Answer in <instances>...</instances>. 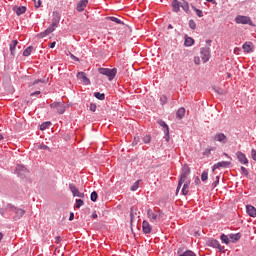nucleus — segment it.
I'll list each match as a JSON object with an SVG mask.
<instances>
[{
    "label": "nucleus",
    "instance_id": "f257e3e1",
    "mask_svg": "<svg viewBox=\"0 0 256 256\" xmlns=\"http://www.w3.org/2000/svg\"><path fill=\"white\" fill-rule=\"evenodd\" d=\"M98 73L100 75H105L108 78V81H113L117 77V68H99Z\"/></svg>",
    "mask_w": 256,
    "mask_h": 256
},
{
    "label": "nucleus",
    "instance_id": "393cba45",
    "mask_svg": "<svg viewBox=\"0 0 256 256\" xmlns=\"http://www.w3.org/2000/svg\"><path fill=\"white\" fill-rule=\"evenodd\" d=\"M220 241H221V243H223L224 245H229V243H231V239H230L229 236L226 235V234H221V235H220Z\"/></svg>",
    "mask_w": 256,
    "mask_h": 256
},
{
    "label": "nucleus",
    "instance_id": "bf43d9fd",
    "mask_svg": "<svg viewBox=\"0 0 256 256\" xmlns=\"http://www.w3.org/2000/svg\"><path fill=\"white\" fill-rule=\"evenodd\" d=\"M251 156H252L253 161H256V150L255 149L251 150Z\"/></svg>",
    "mask_w": 256,
    "mask_h": 256
},
{
    "label": "nucleus",
    "instance_id": "39448f33",
    "mask_svg": "<svg viewBox=\"0 0 256 256\" xmlns=\"http://www.w3.org/2000/svg\"><path fill=\"white\" fill-rule=\"evenodd\" d=\"M14 173L20 177V179H25L29 175V170L27 167L21 164H17Z\"/></svg>",
    "mask_w": 256,
    "mask_h": 256
},
{
    "label": "nucleus",
    "instance_id": "c03bdc74",
    "mask_svg": "<svg viewBox=\"0 0 256 256\" xmlns=\"http://www.w3.org/2000/svg\"><path fill=\"white\" fill-rule=\"evenodd\" d=\"M212 151H215V148H210V149L207 148V149L203 152L204 157H210Z\"/></svg>",
    "mask_w": 256,
    "mask_h": 256
},
{
    "label": "nucleus",
    "instance_id": "ddd939ff",
    "mask_svg": "<svg viewBox=\"0 0 256 256\" xmlns=\"http://www.w3.org/2000/svg\"><path fill=\"white\" fill-rule=\"evenodd\" d=\"M87 5H89V0H80L77 3L76 11H78V13H83V11H85L87 8Z\"/></svg>",
    "mask_w": 256,
    "mask_h": 256
},
{
    "label": "nucleus",
    "instance_id": "a19ab883",
    "mask_svg": "<svg viewBox=\"0 0 256 256\" xmlns=\"http://www.w3.org/2000/svg\"><path fill=\"white\" fill-rule=\"evenodd\" d=\"M139 183H141V180H137L130 188V191H137L139 189Z\"/></svg>",
    "mask_w": 256,
    "mask_h": 256
},
{
    "label": "nucleus",
    "instance_id": "37998d69",
    "mask_svg": "<svg viewBox=\"0 0 256 256\" xmlns=\"http://www.w3.org/2000/svg\"><path fill=\"white\" fill-rule=\"evenodd\" d=\"M188 188L189 187L187 186V184H184L181 190V194L185 196L189 195V190H187Z\"/></svg>",
    "mask_w": 256,
    "mask_h": 256
},
{
    "label": "nucleus",
    "instance_id": "f3484780",
    "mask_svg": "<svg viewBox=\"0 0 256 256\" xmlns=\"http://www.w3.org/2000/svg\"><path fill=\"white\" fill-rule=\"evenodd\" d=\"M12 11H14V13H16V15L18 17H21V15H24V13L27 12V7H25V6H14L12 8Z\"/></svg>",
    "mask_w": 256,
    "mask_h": 256
},
{
    "label": "nucleus",
    "instance_id": "20e7f679",
    "mask_svg": "<svg viewBox=\"0 0 256 256\" xmlns=\"http://www.w3.org/2000/svg\"><path fill=\"white\" fill-rule=\"evenodd\" d=\"M6 209H8L9 211H11L12 213L15 214V216H14L15 221L21 219V217H23V215H25V210H23L21 208H17L13 204H7Z\"/></svg>",
    "mask_w": 256,
    "mask_h": 256
},
{
    "label": "nucleus",
    "instance_id": "338daca9",
    "mask_svg": "<svg viewBox=\"0 0 256 256\" xmlns=\"http://www.w3.org/2000/svg\"><path fill=\"white\" fill-rule=\"evenodd\" d=\"M71 59H72L73 61H79V57H77V56H75V55H73V54H71Z\"/></svg>",
    "mask_w": 256,
    "mask_h": 256
},
{
    "label": "nucleus",
    "instance_id": "4c0bfd02",
    "mask_svg": "<svg viewBox=\"0 0 256 256\" xmlns=\"http://www.w3.org/2000/svg\"><path fill=\"white\" fill-rule=\"evenodd\" d=\"M188 25L192 29V31H195V29H197V23H195V20L193 19L189 20Z\"/></svg>",
    "mask_w": 256,
    "mask_h": 256
},
{
    "label": "nucleus",
    "instance_id": "c9c22d12",
    "mask_svg": "<svg viewBox=\"0 0 256 256\" xmlns=\"http://www.w3.org/2000/svg\"><path fill=\"white\" fill-rule=\"evenodd\" d=\"M213 90L215 91V93H217L218 95H225V90H223V88L214 86Z\"/></svg>",
    "mask_w": 256,
    "mask_h": 256
},
{
    "label": "nucleus",
    "instance_id": "6e6552de",
    "mask_svg": "<svg viewBox=\"0 0 256 256\" xmlns=\"http://www.w3.org/2000/svg\"><path fill=\"white\" fill-rule=\"evenodd\" d=\"M158 125L164 129V139L167 143H169L171 137L169 136V125H167V122L164 120L159 119L157 121Z\"/></svg>",
    "mask_w": 256,
    "mask_h": 256
},
{
    "label": "nucleus",
    "instance_id": "09e8293b",
    "mask_svg": "<svg viewBox=\"0 0 256 256\" xmlns=\"http://www.w3.org/2000/svg\"><path fill=\"white\" fill-rule=\"evenodd\" d=\"M89 110L92 111V113H95V111H97V104L90 103Z\"/></svg>",
    "mask_w": 256,
    "mask_h": 256
},
{
    "label": "nucleus",
    "instance_id": "0e129e2a",
    "mask_svg": "<svg viewBox=\"0 0 256 256\" xmlns=\"http://www.w3.org/2000/svg\"><path fill=\"white\" fill-rule=\"evenodd\" d=\"M75 219V213L70 212L69 221H73Z\"/></svg>",
    "mask_w": 256,
    "mask_h": 256
},
{
    "label": "nucleus",
    "instance_id": "f03ea898",
    "mask_svg": "<svg viewBox=\"0 0 256 256\" xmlns=\"http://www.w3.org/2000/svg\"><path fill=\"white\" fill-rule=\"evenodd\" d=\"M235 22L238 25H250V27H255L253 20H251V17L249 16L237 15L235 17Z\"/></svg>",
    "mask_w": 256,
    "mask_h": 256
},
{
    "label": "nucleus",
    "instance_id": "8fccbe9b",
    "mask_svg": "<svg viewBox=\"0 0 256 256\" xmlns=\"http://www.w3.org/2000/svg\"><path fill=\"white\" fill-rule=\"evenodd\" d=\"M183 253H185V247H179L177 250V255L178 256H183Z\"/></svg>",
    "mask_w": 256,
    "mask_h": 256
},
{
    "label": "nucleus",
    "instance_id": "a18cd8bd",
    "mask_svg": "<svg viewBox=\"0 0 256 256\" xmlns=\"http://www.w3.org/2000/svg\"><path fill=\"white\" fill-rule=\"evenodd\" d=\"M183 256H197L192 250H185Z\"/></svg>",
    "mask_w": 256,
    "mask_h": 256
},
{
    "label": "nucleus",
    "instance_id": "2f4dec72",
    "mask_svg": "<svg viewBox=\"0 0 256 256\" xmlns=\"http://www.w3.org/2000/svg\"><path fill=\"white\" fill-rule=\"evenodd\" d=\"M97 199H99V194L97 193V191H93L90 194V200L92 201V203H97Z\"/></svg>",
    "mask_w": 256,
    "mask_h": 256
},
{
    "label": "nucleus",
    "instance_id": "9d476101",
    "mask_svg": "<svg viewBox=\"0 0 256 256\" xmlns=\"http://www.w3.org/2000/svg\"><path fill=\"white\" fill-rule=\"evenodd\" d=\"M60 21H61V13H59L58 11H53L52 12V24L50 27H52L54 29L59 27Z\"/></svg>",
    "mask_w": 256,
    "mask_h": 256
},
{
    "label": "nucleus",
    "instance_id": "423d86ee",
    "mask_svg": "<svg viewBox=\"0 0 256 256\" xmlns=\"http://www.w3.org/2000/svg\"><path fill=\"white\" fill-rule=\"evenodd\" d=\"M207 247H212L213 249H218L220 253H225V247L221 246V243L217 239L210 238L206 242Z\"/></svg>",
    "mask_w": 256,
    "mask_h": 256
},
{
    "label": "nucleus",
    "instance_id": "aec40b11",
    "mask_svg": "<svg viewBox=\"0 0 256 256\" xmlns=\"http://www.w3.org/2000/svg\"><path fill=\"white\" fill-rule=\"evenodd\" d=\"M195 45V39L191 38L188 35L184 36V46L185 47H193Z\"/></svg>",
    "mask_w": 256,
    "mask_h": 256
},
{
    "label": "nucleus",
    "instance_id": "69168bd1",
    "mask_svg": "<svg viewBox=\"0 0 256 256\" xmlns=\"http://www.w3.org/2000/svg\"><path fill=\"white\" fill-rule=\"evenodd\" d=\"M41 5H42L41 0H38L37 3L35 4L36 9H39V7H41Z\"/></svg>",
    "mask_w": 256,
    "mask_h": 256
},
{
    "label": "nucleus",
    "instance_id": "4d7b16f0",
    "mask_svg": "<svg viewBox=\"0 0 256 256\" xmlns=\"http://www.w3.org/2000/svg\"><path fill=\"white\" fill-rule=\"evenodd\" d=\"M5 211H9V209H7V206L0 209V215H2V217H5Z\"/></svg>",
    "mask_w": 256,
    "mask_h": 256
},
{
    "label": "nucleus",
    "instance_id": "052dcab7",
    "mask_svg": "<svg viewBox=\"0 0 256 256\" xmlns=\"http://www.w3.org/2000/svg\"><path fill=\"white\" fill-rule=\"evenodd\" d=\"M139 143V137H134V140L132 142L133 147Z\"/></svg>",
    "mask_w": 256,
    "mask_h": 256
},
{
    "label": "nucleus",
    "instance_id": "774afa93",
    "mask_svg": "<svg viewBox=\"0 0 256 256\" xmlns=\"http://www.w3.org/2000/svg\"><path fill=\"white\" fill-rule=\"evenodd\" d=\"M97 217H98V216H97V212L94 211V212L92 213V215H91V218H92V219H97Z\"/></svg>",
    "mask_w": 256,
    "mask_h": 256
},
{
    "label": "nucleus",
    "instance_id": "5fc2aeb1",
    "mask_svg": "<svg viewBox=\"0 0 256 256\" xmlns=\"http://www.w3.org/2000/svg\"><path fill=\"white\" fill-rule=\"evenodd\" d=\"M181 187H183V182L178 181V185H177V188H176V195H177V193H179V191H181Z\"/></svg>",
    "mask_w": 256,
    "mask_h": 256
},
{
    "label": "nucleus",
    "instance_id": "e433bc0d",
    "mask_svg": "<svg viewBox=\"0 0 256 256\" xmlns=\"http://www.w3.org/2000/svg\"><path fill=\"white\" fill-rule=\"evenodd\" d=\"M56 109H57V113L59 115H63V113H65V106L61 103L58 105V108H56Z\"/></svg>",
    "mask_w": 256,
    "mask_h": 256
},
{
    "label": "nucleus",
    "instance_id": "b1692460",
    "mask_svg": "<svg viewBox=\"0 0 256 256\" xmlns=\"http://www.w3.org/2000/svg\"><path fill=\"white\" fill-rule=\"evenodd\" d=\"M106 19L108 21H112L113 23H116L117 25H125V22L121 21V19H119L115 16H109Z\"/></svg>",
    "mask_w": 256,
    "mask_h": 256
},
{
    "label": "nucleus",
    "instance_id": "13d9d810",
    "mask_svg": "<svg viewBox=\"0 0 256 256\" xmlns=\"http://www.w3.org/2000/svg\"><path fill=\"white\" fill-rule=\"evenodd\" d=\"M157 215H158V219H162L163 215H165V213H163V211L161 209H158L157 211Z\"/></svg>",
    "mask_w": 256,
    "mask_h": 256
},
{
    "label": "nucleus",
    "instance_id": "a211bd4d",
    "mask_svg": "<svg viewBox=\"0 0 256 256\" xmlns=\"http://www.w3.org/2000/svg\"><path fill=\"white\" fill-rule=\"evenodd\" d=\"M53 31H55V28H53V26H49L45 31L40 32L38 34V37L40 39H43V38L47 37V35H51V33H53Z\"/></svg>",
    "mask_w": 256,
    "mask_h": 256
},
{
    "label": "nucleus",
    "instance_id": "4468645a",
    "mask_svg": "<svg viewBox=\"0 0 256 256\" xmlns=\"http://www.w3.org/2000/svg\"><path fill=\"white\" fill-rule=\"evenodd\" d=\"M77 79H80L84 85H91V80L87 77V73L78 72L76 75Z\"/></svg>",
    "mask_w": 256,
    "mask_h": 256
},
{
    "label": "nucleus",
    "instance_id": "79ce46f5",
    "mask_svg": "<svg viewBox=\"0 0 256 256\" xmlns=\"http://www.w3.org/2000/svg\"><path fill=\"white\" fill-rule=\"evenodd\" d=\"M240 170L242 171L241 175H244V177H249V170H247L245 166H241Z\"/></svg>",
    "mask_w": 256,
    "mask_h": 256
},
{
    "label": "nucleus",
    "instance_id": "de8ad7c7",
    "mask_svg": "<svg viewBox=\"0 0 256 256\" xmlns=\"http://www.w3.org/2000/svg\"><path fill=\"white\" fill-rule=\"evenodd\" d=\"M187 177H188L187 174L181 173L180 178H179V182L184 183L185 181H187Z\"/></svg>",
    "mask_w": 256,
    "mask_h": 256
},
{
    "label": "nucleus",
    "instance_id": "473e14b6",
    "mask_svg": "<svg viewBox=\"0 0 256 256\" xmlns=\"http://www.w3.org/2000/svg\"><path fill=\"white\" fill-rule=\"evenodd\" d=\"M181 8L183 9V11L187 14L191 13V10H189V2L184 1L183 4H181Z\"/></svg>",
    "mask_w": 256,
    "mask_h": 256
},
{
    "label": "nucleus",
    "instance_id": "bb28decb",
    "mask_svg": "<svg viewBox=\"0 0 256 256\" xmlns=\"http://www.w3.org/2000/svg\"><path fill=\"white\" fill-rule=\"evenodd\" d=\"M185 108L181 107L177 110L176 112V118L177 119H183V117H185Z\"/></svg>",
    "mask_w": 256,
    "mask_h": 256
},
{
    "label": "nucleus",
    "instance_id": "6ab92c4d",
    "mask_svg": "<svg viewBox=\"0 0 256 256\" xmlns=\"http://www.w3.org/2000/svg\"><path fill=\"white\" fill-rule=\"evenodd\" d=\"M171 7L174 13H179L181 11V2H179V0H173Z\"/></svg>",
    "mask_w": 256,
    "mask_h": 256
},
{
    "label": "nucleus",
    "instance_id": "a878e982",
    "mask_svg": "<svg viewBox=\"0 0 256 256\" xmlns=\"http://www.w3.org/2000/svg\"><path fill=\"white\" fill-rule=\"evenodd\" d=\"M52 125L53 123H51V121L43 122L42 124L39 125L40 131H45L46 129H49V127H51Z\"/></svg>",
    "mask_w": 256,
    "mask_h": 256
},
{
    "label": "nucleus",
    "instance_id": "7ed1b4c3",
    "mask_svg": "<svg viewBox=\"0 0 256 256\" xmlns=\"http://www.w3.org/2000/svg\"><path fill=\"white\" fill-rule=\"evenodd\" d=\"M211 141H214V143H221V145H227L229 139L227 138V135L223 132H218L211 136Z\"/></svg>",
    "mask_w": 256,
    "mask_h": 256
},
{
    "label": "nucleus",
    "instance_id": "6e6d98bb",
    "mask_svg": "<svg viewBox=\"0 0 256 256\" xmlns=\"http://www.w3.org/2000/svg\"><path fill=\"white\" fill-rule=\"evenodd\" d=\"M61 241H63V238H61V236H56V237H55V243H56V245H59V243H61Z\"/></svg>",
    "mask_w": 256,
    "mask_h": 256
},
{
    "label": "nucleus",
    "instance_id": "c756f323",
    "mask_svg": "<svg viewBox=\"0 0 256 256\" xmlns=\"http://www.w3.org/2000/svg\"><path fill=\"white\" fill-rule=\"evenodd\" d=\"M147 215H148L149 219H152L153 221H157V219H158V215L155 214L153 212V210H151V209L147 210Z\"/></svg>",
    "mask_w": 256,
    "mask_h": 256
},
{
    "label": "nucleus",
    "instance_id": "cd10ccee",
    "mask_svg": "<svg viewBox=\"0 0 256 256\" xmlns=\"http://www.w3.org/2000/svg\"><path fill=\"white\" fill-rule=\"evenodd\" d=\"M181 173L187 176L191 175V168L189 167V165L184 164V166L181 169Z\"/></svg>",
    "mask_w": 256,
    "mask_h": 256
},
{
    "label": "nucleus",
    "instance_id": "1a4fd4ad",
    "mask_svg": "<svg viewBox=\"0 0 256 256\" xmlns=\"http://www.w3.org/2000/svg\"><path fill=\"white\" fill-rule=\"evenodd\" d=\"M231 167V161H220L212 166V171L215 173L217 169H229Z\"/></svg>",
    "mask_w": 256,
    "mask_h": 256
},
{
    "label": "nucleus",
    "instance_id": "f8f14e48",
    "mask_svg": "<svg viewBox=\"0 0 256 256\" xmlns=\"http://www.w3.org/2000/svg\"><path fill=\"white\" fill-rule=\"evenodd\" d=\"M236 157L241 165H249V159H247L245 153L238 151L236 152Z\"/></svg>",
    "mask_w": 256,
    "mask_h": 256
},
{
    "label": "nucleus",
    "instance_id": "e2e57ef3",
    "mask_svg": "<svg viewBox=\"0 0 256 256\" xmlns=\"http://www.w3.org/2000/svg\"><path fill=\"white\" fill-rule=\"evenodd\" d=\"M30 95H31V97H35V95H41V91L37 90V91L31 93Z\"/></svg>",
    "mask_w": 256,
    "mask_h": 256
},
{
    "label": "nucleus",
    "instance_id": "9b49d317",
    "mask_svg": "<svg viewBox=\"0 0 256 256\" xmlns=\"http://www.w3.org/2000/svg\"><path fill=\"white\" fill-rule=\"evenodd\" d=\"M69 189H70L73 197H80V199L85 198V193L80 192L79 189L77 188V186H75V184H69Z\"/></svg>",
    "mask_w": 256,
    "mask_h": 256
},
{
    "label": "nucleus",
    "instance_id": "f704fd0d",
    "mask_svg": "<svg viewBox=\"0 0 256 256\" xmlns=\"http://www.w3.org/2000/svg\"><path fill=\"white\" fill-rule=\"evenodd\" d=\"M84 205H85V201H83V199H76V204H75L76 209H81V207H83Z\"/></svg>",
    "mask_w": 256,
    "mask_h": 256
},
{
    "label": "nucleus",
    "instance_id": "4be33fe9",
    "mask_svg": "<svg viewBox=\"0 0 256 256\" xmlns=\"http://www.w3.org/2000/svg\"><path fill=\"white\" fill-rule=\"evenodd\" d=\"M242 237L241 232H238L236 234H229V238H230V243H237Z\"/></svg>",
    "mask_w": 256,
    "mask_h": 256
},
{
    "label": "nucleus",
    "instance_id": "7c9ffc66",
    "mask_svg": "<svg viewBox=\"0 0 256 256\" xmlns=\"http://www.w3.org/2000/svg\"><path fill=\"white\" fill-rule=\"evenodd\" d=\"M94 97L98 99V101H105V93L94 92Z\"/></svg>",
    "mask_w": 256,
    "mask_h": 256
},
{
    "label": "nucleus",
    "instance_id": "603ef678",
    "mask_svg": "<svg viewBox=\"0 0 256 256\" xmlns=\"http://www.w3.org/2000/svg\"><path fill=\"white\" fill-rule=\"evenodd\" d=\"M194 63H195V65H201V58L199 56H195Z\"/></svg>",
    "mask_w": 256,
    "mask_h": 256
},
{
    "label": "nucleus",
    "instance_id": "ea45409f",
    "mask_svg": "<svg viewBox=\"0 0 256 256\" xmlns=\"http://www.w3.org/2000/svg\"><path fill=\"white\" fill-rule=\"evenodd\" d=\"M143 143H145L146 145H149V143H151V135L146 134L143 138Z\"/></svg>",
    "mask_w": 256,
    "mask_h": 256
},
{
    "label": "nucleus",
    "instance_id": "412c9836",
    "mask_svg": "<svg viewBox=\"0 0 256 256\" xmlns=\"http://www.w3.org/2000/svg\"><path fill=\"white\" fill-rule=\"evenodd\" d=\"M246 212L249 217H256V208L253 205H246Z\"/></svg>",
    "mask_w": 256,
    "mask_h": 256
},
{
    "label": "nucleus",
    "instance_id": "72a5a7b5",
    "mask_svg": "<svg viewBox=\"0 0 256 256\" xmlns=\"http://www.w3.org/2000/svg\"><path fill=\"white\" fill-rule=\"evenodd\" d=\"M191 9H193L197 15V17H203V10L198 9L195 5L191 4Z\"/></svg>",
    "mask_w": 256,
    "mask_h": 256
},
{
    "label": "nucleus",
    "instance_id": "0eeeda50",
    "mask_svg": "<svg viewBox=\"0 0 256 256\" xmlns=\"http://www.w3.org/2000/svg\"><path fill=\"white\" fill-rule=\"evenodd\" d=\"M200 57L203 63H207L209 59H211V48L209 47L200 48Z\"/></svg>",
    "mask_w": 256,
    "mask_h": 256
},
{
    "label": "nucleus",
    "instance_id": "680f3d73",
    "mask_svg": "<svg viewBox=\"0 0 256 256\" xmlns=\"http://www.w3.org/2000/svg\"><path fill=\"white\" fill-rule=\"evenodd\" d=\"M57 45V42L53 41L49 44L50 49H55V46Z\"/></svg>",
    "mask_w": 256,
    "mask_h": 256
},
{
    "label": "nucleus",
    "instance_id": "5701e85b",
    "mask_svg": "<svg viewBox=\"0 0 256 256\" xmlns=\"http://www.w3.org/2000/svg\"><path fill=\"white\" fill-rule=\"evenodd\" d=\"M17 45H19V41H17V40H12V42L9 45V47H10V55L12 57H15V49H17Z\"/></svg>",
    "mask_w": 256,
    "mask_h": 256
},
{
    "label": "nucleus",
    "instance_id": "49530a36",
    "mask_svg": "<svg viewBox=\"0 0 256 256\" xmlns=\"http://www.w3.org/2000/svg\"><path fill=\"white\" fill-rule=\"evenodd\" d=\"M160 105H167V96L162 95L160 97Z\"/></svg>",
    "mask_w": 256,
    "mask_h": 256
},
{
    "label": "nucleus",
    "instance_id": "c85d7f7f",
    "mask_svg": "<svg viewBox=\"0 0 256 256\" xmlns=\"http://www.w3.org/2000/svg\"><path fill=\"white\" fill-rule=\"evenodd\" d=\"M34 47L33 46H28L24 51H23V57H29V55H31V53H33L34 51Z\"/></svg>",
    "mask_w": 256,
    "mask_h": 256
},
{
    "label": "nucleus",
    "instance_id": "864d4df0",
    "mask_svg": "<svg viewBox=\"0 0 256 256\" xmlns=\"http://www.w3.org/2000/svg\"><path fill=\"white\" fill-rule=\"evenodd\" d=\"M60 104H61V102H54V103L50 104V107H51V109H57Z\"/></svg>",
    "mask_w": 256,
    "mask_h": 256
},
{
    "label": "nucleus",
    "instance_id": "dca6fc26",
    "mask_svg": "<svg viewBox=\"0 0 256 256\" xmlns=\"http://www.w3.org/2000/svg\"><path fill=\"white\" fill-rule=\"evenodd\" d=\"M142 231L145 235H149V233L153 231V227L151 226V224H149L147 220H144L142 222Z\"/></svg>",
    "mask_w": 256,
    "mask_h": 256
},
{
    "label": "nucleus",
    "instance_id": "3c124183",
    "mask_svg": "<svg viewBox=\"0 0 256 256\" xmlns=\"http://www.w3.org/2000/svg\"><path fill=\"white\" fill-rule=\"evenodd\" d=\"M38 149H42L43 151H50L49 146L45 145V144H40L38 146Z\"/></svg>",
    "mask_w": 256,
    "mask_h": 256
},
{
    "label": "nucleus",
    "instance_id": "2eb2a0df",
    "mask_svg": "<svg viewBox=\"0 0 256 256\" xmlns=\"http://www.w3.org/2000/svg\"><path fill=\"white\" fill-rule=\"evenodd\" d=\"M242 49L244 53H253V51H255V45H253V42H245L242 45Z\"/></svg>",
    "mask_w": 256,
    "mask_h": 256
},
{
    "label": "nucleus",
    "instance_id": "58836bf2",
    "mask_svg": "<svg viewBox=\"0 0 256 256\" xmlns=\"http://www.w3.org/2000/svg\"><path fill=\"white\" fill-rule=\"evenodd\" d=\"M207 179H209V172L204 170L201 174V181H203V183H205V181H207Z\"/></svg>",
    "mask_w": 256,
    "mask_h": 256
}]
</instances>
